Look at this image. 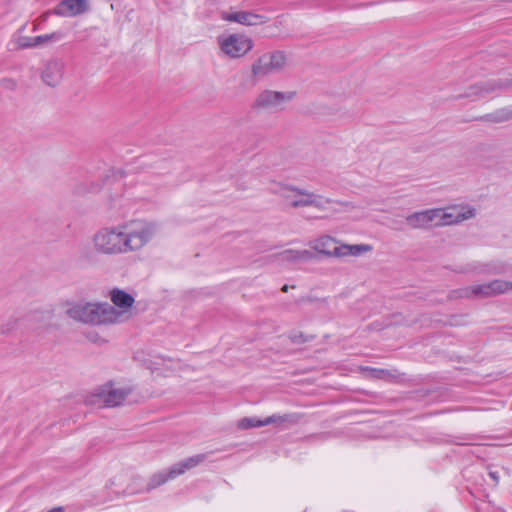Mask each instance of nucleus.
<instances>
[{"instance_id":"1","label":"nucleus","mask_w":512,"mask_h":512,"mask_svg":"<svg viewBox=\"0 0 512 512\" xmlns=\"http://www.w3.org/2000/svg\"><path fill=\"white\" fill-rule=\"evenodd\" d=\"M155 226L137 222L103 227L92 236L96 253L107 256L122 255L141 250L154 236Z\"/></svg>"},{"instance_id":"2","label":"nucleus","mask_w":512,"mask_h":512,"mask_svg":"<svg viewBox=\"0 0 512 512\" xmlns=\"http://www.w3.org/2000/svg\"><path fill=\"white\" fill-rule=\"evenodd\" d=\"M66 315L84 324L106 325L121 321L123 311H118L109 303H75L66 310Z\"/></svg>"},{"instance_id":"3","label":"nucleus","mask_w":512,"mask_h":512,"mask_svg":"<svg viewBox=\"0 0 512 512\" xmlns=\"http://www.w3.org/2000/svg\"><path fill=\"white\" fill-rule=\"evenodd\" d=\"M211 454H213L212 451L191 456L178 463L173 464L168 469L155 473L154 475H152L147 484V491L155 489L165 484L168 480L174 479L177 476L184 474L187 470H190L198 466L199 464L204 462Z\"/></svg>"},{"instance_id":"4","label":"nucleus","mask_w":512,"mask_h":512,"mask_svg":"<svg viewBox=\"0 0 512 512\" xmlns=\"http://www.w3.org/2000/svg\"><path fill=\"white\" fill-rule=\"evenodd\" d=\"M287 65V54L282 50L263 53L251 65V74L255 79H261L271 74L279 73Z\"/></svg>"},{"instance_id":"5","label":"nucleus","mask_w":512,"mask_h":512,"mask_svg":"<svg viewBox=\"0 0 512 512\" xmlns=\"http://www.w3.org/2000/svg\"><path fill=\"white\" fill-rule=\"evenodd\" d=\"M221 51L228 57L237 59L249 53L253 47V40L245 34L234 33L217 38Z\"/></svg>"},{"instance_id":"6","label":"nucleus","mask_w":512,"mask_h":512,"mask_svg":"<svg viewBox=\"0 0 512 512\" xmlns=\"http://www.w3.org/2000/svg\"><path fill=\"white\" fill-rule=\"evenodd\" d=\"M506 287L504 280H493L486 284H479L470 287H465L454 291L457 297L461 298H489L503 294V289Z\"/></svg>"},{"instance_id":"7","label":"nucleus","mask_w":512,"mask_h":512,"mask_svg":"<svg viewBox=\"0 0 512 512\" xmlns=\"http://www.w3.org/2000/svg\"><path fill=\"white\" fill-rule=\"evenodd\" d=\"M512 85V81L508 79H493L487 80L483 82H479L473 85H470L466 92L463 94H459L454 97L455 100H459L462 98H472L478 99L482 98L496 90H503Z\"/></svg>"},{"instance_id":"8","label":"nucleus","mask_w":512,"mask_h":512,"mask_svg":"<svg viewBox=\"0 0 512 512\" xmlns=\"http://www.w3.org/2000/svg\"><path fill=\"white\" fill-rule=\"evenodd\" d=\"M295 97V92H279L273 90H264L255 99L254 108L271 110L280 107L283 103L291 101Z\"/></svg>"},{"instance_id":"9","label":"nucleus","mask_w":512,"mask_h":512,"mask_svg":"<svg viewBox=\"0 0 512 512\" xmlns=\"http://www.w3.org/2000/svg\"><path fill=\"white\" fill-rule=\"evenodd\" d=\"M298 421V416L295 414H285L283 416L280 415H272L264 420H259L253 417H245L238 422V428L240 429H249L254 427H261L269 424H280V423H296Z\"/></svg>"},{"instance_id":"10","label":"nucleus","mask_w":512,"mask_h":512,"mask_svg":"<svg viewBox=\"0 0 512 512\" xmlns=\"http://www.w3.org/2000/svg\"><path fill=\"white\" fill-rule=\"evenodd\" d=\"M129 394L128 389L114 388L111 384H107L99 389L97 396L106 407L112 408L121 405Z\"/></svg>"},{"instance_id":"11","label":"nucleus","mask_w":512,"mask_h":512,"mask_svg":"<svg viewBox=\"0 0 512 512\" xmlns=\"http://www.w3.org/2000/svg\"><path fill=\"white\" fill-rule=\"evenodd\" d=\"M440 209H428L412 213L406 217V223L413 229H424L435 225Z\"/></svg>"},{"instance_id":"12","label":"nucleus","mask_w":512,"mask_h":512,"mask_svg":"<svg viewBox=\"0 0 512 512\" xmlns=\"http://www.w3.org/2000/svg\"><path fill=\"white\" fill-rule=\"evenodd\" d=\"M221 18L228 22H236L246 26H254L266 22L264 16L250 11H237L233 13L223 12Z\"/></svg>"},{"instance_id":"13","label":"nucleus","mask_w":512,"mask_h":512,"mask_svg":"<svg viewBox=\"0 0 512 512\" xmlns=\"http://www.w3.org/2000/svg\"><path fill=\"white\" fill-rule=\"evenodd\" d=\"M63 69L64 64L60 60H50L46 63L41 78L47 85L55 87L62 79Z\"/></svg>"},{"instance_id":"14","label":"nucleus","mask_w":512,"mask_h":512,"mask_svg":"<svg viewBox=\"0 0 512 512\" xmlns=\"http://www.w3.org/2000/svg\"><path fill=\"white\" fill-rule=\"evenodd\" d=\"M86 10V0H62L54 9V13L59 16L69 17L81 14Z\"/></svg>"},{"instance_id":"15","label":"nucleus","mask_w":512,"mask_h":512,"mask_svg":"<svg viewBox=\"0 0 512 512\" xmlns=\"http://www.w3.org/2000/svg\"><path fill=\"white\" fill-rule=\"evenodd\" d=\"M476 215V210L474 208L469 207L466 211L461 212H443L440 209V215H438L437 220L435 221V226H444L450 225L454 223H459L463 220L471 219Z\"/></svg>"},{"instance_id":"16","label":"nucleus","mask_w":512,"mask_h":512,"mask_svg":"<svg viewBox=\"0 0 512 512\" xmlns=\"http://www.w3.org/2000/svg\"><path fill=\"white\" fill-rule=\"evenodd\" d=\"M279 262H308L317 258V255L310 250H284L276 255Z\"/></svg>"},{"instance_id":"17","label":"nucleus","mask_w":512,"mask_h":512,"mask_svg":"<svg viewBox=\"0 0 512 512\" xmlns=\"http://www.w3.org/2000/svg\"><path fill=\"white\" fill-rule=\"evenodd\" d=\"M286 190L294 192L296 196H299V198L295 197L292 198L288 194H283V198L289 202L291 207L293 208H299V207H306L310 206V204H306V201H310L312 197V192H309L307 190L298 188L296 186L287 185L284 187Z\"/></svg>"},{"instance_id":"18","label":"nucleus","mask_w":512,"mask_h":512,"mask_svg":"<svg viewBox=\"0 0 512 512\" xmlns=\"http://www.w3.org/2000/svg\"><path fill=\"white\" fill-rule=\"evenodd\" d=\"M476 120L491 124H500L512 120V105L482 115L476 118Z\"/></svg>"},{"instance_id":"19","label":"nucleus","mask_w":512,"mask_h":512,"mask_svg":"<svg viewBox=\"0 0 512 512\" xmlns=\"http://www.w3.org/2000/svg\"><path fill=\"white\" fill-rule=\"evenodd\" d=\"M110 296L113 304L122 309L130 308L135 301L131 294L118 288L113 289L110 292Z\"/></svg>"},{"instance_id":"20","label":"nucleus","mask_w":512,"mask_h":512,"mask_svg":"<svg viewBox=\"0 0 512 512\" xmlns=\"http://www.w3.org/2000/svg\"><path fill=\"white\" fill-rule=\"evenodd\" d=\"M336 246V241L330 236H322L315 241L314 249L321 254L328 257L333 255V248Z\"/></svg>"},{"instance_id":"21","label":"nucleus","mask_w":512,"mask_h":512,"mask_svg":"<svg viewBox=\"0 0 512 512\" xmlns=\"http://www.w3.org/2000/svg\"><path fill=\"white\" fill-rule=\"evenodd\" d=\"M367 373V376L372 379H383V380H390L393 378H396V371H390L386 369H378V368H371V367H365L363 369Z\"/></svg>"},{"instance_id":"22","label":"nucleus","mask_w":512,"mask_h":512,"mask_svg":"<svg viewBox=\"0 0 512 512\" xmlns=\"http://www.w3.org/2000/svg\"><path fill=\"white\" fill-rule=\"evenodd\" d=\"M100 190V187L98 184L94 182L89 183H81L75 188V193L77 195H85L87 193H95Z\"/></svg>"},{"instance_id":"23","label":"nucleus","mask_w":512,"mask_h":512,"mask_svg":"<svg viewBox=\"0 0 512 512\" xmlns=\"http://www.w3.org/2000/svg\"><path fill=\"white\" fill-rule=\"evenodd\" d=\"M60 38H61L60 33L53 32L51 34H45V35L33 37V41H34L35 47H37V46L44 45L52 40H54V41L60 40Z\"/></svg>"},{"instance_id":"24","label":"nucleus","mask_w":512,"mask_h":512,"mask_svg":"<svg viewBox=\"0 0 512 512\" xmlns=\"http://www.w3.org/2000/svg\"><path fill=\"white\" fill-rule=\"evenodd\" d=\"M334 202L332 199L326 198L323 199L321 196H316L314 193H312V197L310 201H306V204H310V206L316 207L320 210L325 209V203H332Z\"/></svg>"},{"instance_id":"25","label":"nucleus","mask_w":512,"mask_h":512,"mask_svg":"<svg viewBox=\"0 0 512 512\" xmlns=\"http://www.w3.org/2000/svg\"><path fill=\"white\" fill-rule=\"evenodd\" d=\"M16 44H17V48H19V49L35 47L33 37H28V36H19L17 38Z\"/></svg>"},{"instance_id":"26","label":"nucleus","mask_w":512,"mask_h":512,"mask_svg":"<svg viewBox=\"0 0 512 512\" xmlns=\"http://www.w3.org/2000/svg\"><path fill=\"white\" fill-rule=\"evenodd\" d=\"M289 338L292 341V343H294V344H302V343L312 340L314 337L307 336L302 332H295V333L290 334Z\"/></svg>"},{"instance_id":"27","label":"nucleus","mask_w":512,"mask_h":512,"mask_svg":"<svg viewBox=\"0 0 512 512\" xmlns=\"http://www.w3.org/2000/svg\"><path fill=\"white\" fill-rule=\"evenodd\" d=\"M350 248H349V245L348 244H342V245H337L333 248V255L334 257H344V256H349L350 255Z\"/></svg>"},{"instance_id":"28","label":"nucleus","mask_w":512,"mask_h":512,"mask_svg":"<svg viewBox=\"0 0 512 512\" xmlns=\"http://www.w3.org/2000/svg\"><path fill=\"white\" fill-rule=\"evenodd\" d=\"M350 248V255L358 256L361 255L364 252L370 251L371 246L365 245V244H356V245H349Z\"/></svg>"},{"instance_id":"29","label":"nucleus","mask_w":512,"mask_h":512,"mask_svg":"<svg viewBox=\"0 0 512 512\" xmlns=\"http://www.w3.org/2000/svg\"><path fill=\"white\" fill-rule=\"evenodd\" d=\"M489 476L492 478V480L494 481L495 484L498 483V480H499V476H498V473L495 472V471H490L489 472Z\"/></svg>"},{"instance_id":"30","label":"nucleus","mask_w":512,"mask_h":512,"mask_svg":"<svg viewBox=\"0 0 512 512\" xmlns=\"http://www.w3.org/2000/svg\"><path fill=\"white\" fill-rule=\"evenodd\" d=\"M504 283L506 284V287L503 289V294L509 290H512V282L504 281Z\"/></svg>"},{"instance_id":"31","label":"nucleus","mask_w":512,"mask_h":512,"mask_svg":"<svg viewBox=\"0 0 512 512\" xmlns=\"http://www.w3.org/2000/svg\"><path fill=\"white\" fill-rule=\"evenodd\" d=\"M49 512H63V508L62 507H56V508H53L52 510H50Z\"/></svg>"},{"instance_id":"32","label":"nucleus","mask_w":512,"mask_h":512,"mask_svg":"<svg viewBox=\"0 0 512 512\" xmlns=\"http://www.w3.org/2000/svg\"><path fill=\"white\" fill-rule=\"evenodd\" d=\"M502 272H503V269H502V268H494V270H493V273H494V274H500V273H502Z\"/></svg>"},{"instance_id":"33","label":"nucleus","mask_w":512,"mask_h":512,"mask_svg":"<svg viewBox=\"0 0 512 512\" xmlns=\"http://www.w3.org/2000/svg\"><path fill=\"white\" fill-rule=\"evenodd\" d=\"M287 290H288V285H284V286L282 287V291H283V292H287Z\"/></svg>"}]
</instances>
